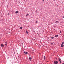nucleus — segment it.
I'll return each instance as SVG.
<instances>
[{
  "mask_svg": "<svg viewBox=\"0 0 64 64\" xmlns=\"http://www.w3.org/2000/svg\"><path fill=\"white\" fill-rule=\"evenodd\" d=\"M54 64H58V61H54Z\"/></svg>",
  "mask_w": 64,
  "mask_h": 64,
  "instance_id": "nucleus-1",
  "label": "nucleus"
},
{
  "mask_svg": "<svg viewBox=\"0 0 64 64\" xmlns=\"http://www.w3.org/2000/svg\"><path fill=\"white\" fill-rule=\"evenodd\" d=\"M24 53L26 55H27V54H28V52H24Z\"/></svg>",
  "mask_w": 64,
  "mask_h": 64,
  "instance_id": "nucleus-2",
  "label": "nucleus"
},
{
  "mask_svg": "<svg viewBox=\"0 0 64 64\" xmlns=\"http://www.w3.org/2000/svg\"><path fill=\"white\" fill-rule=\"evenodd\" d=\"M29 59L30 60V61H31L32 60V58H29Z\"/></svg>",
  "mask_w": 64,
  "mask_h": 64,
  "instance_id": "nucleus-3",
  "label": "nucleus"
},
{
  "mask_svg": "<svg viewBox=\"0 0 64 64\" xmlns=\"http://www.w3.org/2000/svg\"><path fill=\"white\" fill-rule=\"evenodd\" d=\"M1 46H2V47H4V45L1 44Z\"/></svg>",
  "mask_w": 64,
  "mask_h": 64,
  "instance_id": "nucleus-4",
  "label": "nucleus"
},
{
  "mask_svg": "<svg viewBox=\"0 0 64 64\" xmlns=\"http://www.w3.org/2000/svg\"><path fill=\"white\" fill-rule=\"evenodd\" d=\"M29 16V14H27V15H26V17H28Z\"/></svg>",
  "mask_w": 64,
  "mask_h": 64,
  "instance_id": "nucleus-5",
  "label": "nucleus"
},
{
  "mask_svg": "<svg viewBox=\"0 0 64 64\" xmlns=\"http://www.w3.org/2000/svg\"><path fill=\"white\" fill-rule=\"evenodd\" d=\"M57 22H58V23H59V22L58 21H57L56 22V24H57Z\"/></svg>",
  "mask_w": 64,
  "mask_h": 64,
  "instance_id": "nucleus-6",
  "label": "nucleus"
},
{
  "mask_svg": "<svg viewBox=\"0 0 64 64\" xmlns=\"http://www.w3.org/2000/svg\"><path fill=\"white\" fill-rule=\"evenodd\" d=\"M61 46L62 47H64V45L63 44H62L61 45Z\"/></svg>",
  "mask_w": 64,
  "mask_h": 64,
  "instance_id": "nucleus-7",
  "label": "nucleus"
},
{
  "mask_svg": "<svg viewBox=\"0 0 64 64\" xmlns=\"http://www.w3.org/2000/svg\"><path fill=\"white\" fill-rule=\"evenodd\" d=\"M20 29H22V28H23V27H20Z\"/></svg>",
  "mask_w": 64,
  "mask_h": 64,
  "instance_id": "nucleus-8",
  "label": "nucleus"
},
{
  "mask_svg": "<svg viewBox=\"0 0 64 64\" xmlns=\"http://www.w3.org/2000/svg\"><path fill=\"white\" fill-rule=\"evenodd\" d=\"M18 12L17 11L16 12V14H18Z\"/></svg>",
  "mask_w": 64,
  "mask_h": 64,
  "instance_id": "nucleus-9",
  "label": "nucleus"
},
{
  "mask_svg": "<svg viewBox=\"0 0 64 64\" xmlns=\"http://www.w3.org/2000/svg\"><path fill=\"white\" fill-rule=\"evenodd\" d=\"M58 35H56V36H55V37H56H56H58Z\"/></svg>",
  "mask_w": 64,
  "mask_h": 64,
  "instance_id": "nucleus-10",
  "label": "nucleus"
},
{
  "mask_svg": "<svg viewBox=\"0 0 64 64\" xmlns=\"http://www.w3.org/2000/svg\"><path fill=\"white\" fill-rule=\"evenodd\" d=\"M44 57V60H45V59H46V56H45Z\"/></svg>",
  "mask_w": 64,
  "mask_h": 64,
  "instance_id": "nucleus-11",
  "label": "nucleus"
},
{
  "mask_svg": "<svg viewBox=\"0 0 64 64\" xmlns=\"http://www.w3.org/2000/svg\"><path fill=\"white\" fill-rule=\"evenodd\" d=\"M59 61H60V62H61V59H60H60H59Z\"/></svg>",
  "mask_w": 64,
  "mask_h": 64,
  "instance_id": "nucleus-12",
  "label": "nucleus"
},
{
  "mask_svg": "<svg viewBox=\"0 0 64 64\" xmlns=\"http://www.w3.org/2000/svg\"><path fill=\"white\" fill-rule=\"evenodd\" d=\"M6 46H7V43L6 42Z\"/></svg>",
  "mask_w": 64,
  "mask_h": 64,
  "instance_id": "nucleus-13",
  "label": "nucleus"
},
{
  "mask_svg": "<svg viewBox=\"0 0 64 64\" xmlns=\"http://www.w3.org/2000/svg\"><path fill=\"white\" fill-rule=\"evenodd\" d=\"M26 34H28L29 33L28 32H26Z\"/></svg>",
  "mask_w": 64,
  "mask_h": 64,
  "instance_id": "nucleus-14",
  "label": "nucleus"
},
{
  "mask_svg": "<svg viewBox=\"0 0 64 64\" xmlns=\"http://www.w3.org/2000/svg\"><path fill=\"white\" fill-rule=\"evenodd\" d=\"M52 39H54V37H52Z\"/></svg>",
  "mask_w": 64,
  "mask_h": 64,
  "instance_id": "nucleus-15",
  "label": "nucleus"
},
{
  "mask_svg": "<svg viewBox=\"0 0 64 64\" xmlns=\"http://www.w3.org/2000/svg\"><path fill=\"white\" fill-rule=\"evenodd\" d=\"M36 13H37V10H36Z\"/></svg>",
  "mask_w": 64,
  "mask_h": 64,
  "instance_id": "nucleus-16",
  "label": "nucleus"
},
{
  "mask_svg": "<svg viewBox=\"0 0 64 64\" xmlns=\"http://www.w3.org/2000/svg\"><path fill=\"white\" fill-rule=\"evenodd\" d=\"M52 45H54V44H51Z\"/></svg>",
  "mask_w": 64,
  "mask_h": 64,
  "instance_id": "nucleus-17",
  "label": "nucleus"
},
{
  "mask_svg": "<svg viewBox=\"0 0 64 64\" xmlns=\"http://www.w3.org/2000/svg\"><path fill=\"white\" fill-rule=\"evenodd\" d=\"M64 44V42H63L62 43V44Z\"/></svg>",
  "mask_w": 64,
  "mask_h": 64,
  "instance_id": "nucleus-18",
  "label": "nucleus"
},
{
  "mask_svg": "<svg viewBox=\"0 0 64 64\" xmlns=\"http://www.w3.org/2000/svg\"><path fill=\"white\" fill-rule=\"evenodd\" d=\"M26 32H28V31H26Z\"/></svg>",
  "mask_w": 64,
  "mask_h": 64,
  "instance_id": "nucleus-19",
  "label": "nucleus"
},
{
  "mask_svg": "<svg viewBox=\"0 0 64 64\" xmlns=\"http://www.w3.org/2000/svg\"><path fill=\"white\" fill-rule=\"evenodd\" d=\"M36 23H38V21H36Z\"/></svg>",
  "mask_w": 64,
  "mask_h": 64,
  "instance_id": "nucleus-20",
  "label": "nucleus"
},
{
  "mask_svg": "<svg viewBox=\"0 0 64 64\" xmlns=\"http://www.w3.org/2000/svg\"><path fill=\"white\" fill-rule=\"evenodd\" d=\"M43 2H44V0H43Z\"/></svg>",
  "mask_w": 64,
  "mask_h": 64,
  "instance_id": "nucleus-21",
  "label": "nucleus"
},
{
  "mask_svg": "<svg viewBox=\"0 0 64 64\" xmlns=\"http://www.w3.org/2000/svg\"><path fill=\"white\" fill-rule=\"evenodd\" d=\"M56 59L57 60V58H56Z\"/></svg>",
  "mask_w": 64,
  "mask_h": 64,
  "instance_id": "nucleus-22",
  "label": "nucleus"
},
{
  "mask_svg": "<svg viewBox=\"0 0 64 64\" xmlns=\"http://www.w3.org/2000/svg\"><path fill=\"white\" fill-rule=\"evenodd\" d=\"M60 63H61V62H60Z\"/></svg>",
  "mask_w": 64,
  "mask_h": 64,
  "instance_id": "nucleus-23",
  "label": "nucleus"
},
{
  "mask_svg": "<svg viewBox=\"0 0 64 64\" xmlns=\"http://www.w3.org/2000/svg\"><path fill=\"white\" fill-rule=\"evenodd\" d=\"M62 64H64V63H63Z\"/></svg>",
  "mask_w": 64,
  "mask_h": 64,
  "instance_id": "nucleus-24",
  "label": "nucleus"
},
{
  "mask_svg": "<svg viewBox=\"0 0 64 64\" xmlns=\"http://www.w3.org/2000/svg\"><path fill=\"white\" fill-rule=\"evenodd\" d=\"M8 14V15H10V14Z\"/></svg>",
  "mask_w": 64,
  "mask_h": 64,
  "instance_id": "nucleus-25",
  "label": "nucleus"
},
{
  "mask_svg": "<svg viewBox=\"0 0 64 64\" xmlns=\"http://www.w3.org/2000/svg\"><path fill=\"white\" fill-rule=\"evenodd\" d=\"M60 32H61V31H60Z\"/></svg>",
  "mask_w": 64,
  "mask_h": 64,
  "instance_id": "nucleus-26",
  "label": "nucleus"
},
{
  "mask_svg": "<svg viewBox=\"0 0 64 64\" xmlns=\"http://www.w3.org/2000/svg\"><path fill=\"white\" fill-rule=\"evenodd\" d=\"M60 33H61V32H60Z\"/></svg>",
  "mask_w": 64,
  "mask_h": 64,
  "instance_id": "nucleus-27",
  "label": "nucleus"
}]
</instances>
